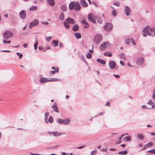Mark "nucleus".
<instances>
[{"label":"nucleus","instance_id":"f257e3e1","mask_svg":"<svg viewBox=\"0 0 155 155\" xmlns=\"http://www.w3.org/2000/svg\"><path fill=\"white\" fill-rule=\"evenodd\" d=\"M154 31H155V28H151L150 26H146L143 30V35L144 37L147 36L146 34L149 35H151Z\"/></svg>","mask_w":155,"mask_h":155},{"label":"nucleus","instance_id":"f03ea898","mask_svg":"<svg viewBox=\"0 0 155 155\" xmlns=\"http://www.w3.org/2000/svg\"><path fill=\"white\" fill-rule=\"evenodd\" d=\"M69 8L71 10L74 9L77 11H79L80 10L81 6L78 2H72L70 3Z\"/></svg>","mask_w":155,"mask_h":155},{"label":"nucleus","instance_id":"7ed1b4c3","mask_svg":"<svg viewBox=\"0 0 155 155\" xmlns=\"http://www.w3.org/2000/svg\"><path fill=\"white\" fill-rule=\"evenodd\" d=\"M102 37L100 34L96 35L93 39V42L96 44H98L102 40Z\"/></svg>","mask_w":155,"mask_h":155},{"label":"nucleus","instance_id":"20e7f679","mask_svg":"<svg viewBox=\"0 0 155 155\" xmlns=\"http://www.w3.org/2000/svg\"><path fill=\"white\" fill-rule=\"evenodd\" d=\"M13 34L10 31H6L3 34V37L5 39H8L13 37Z\"/></svg>","mask_w":155,"mask_h":155},{"label":"nucleus","instance_id":"39448f33","mask_svg":"<svg viewBox=\"0 0 155 155\" xmlns=\"http://www.w3.org/2000/svg\"><path fill=\"white\" fill-rule=\"evenodd\" d=\"M87 18L88 19L92 22L94 23H96V20L95 17L92 13H91L89 14Z\"/></svg>","mask_w":155,"mask_h":155},{"label":"nucleus","instance_id":"423d86ee","mask_svg":"<svg viewBox=\"0 0 155 155\" xmlns=\"http://www.w3.org/2000/svg\"><path fill=\"white\" fill-rule=\"evenodd\" d=\"M110 45V44L108 42H104L101 45L100 48L101 50L104 51L105 50L106 48L109 47Z\"/></svg>","mask_w":155,"mask_h":155},{"label":"nucleus","instance_id":"0eeeda50","mask_svg":"<svg viewBox=\"0 0 155 155\" xmlns=\"http://www.w3.org/2000/svg\"><path fill=\"white\" fill-rule=\"evenodd\" d=\"M112 28V25L109 23H107L104 26V28L105 29V30L107 31H110Z\"/></svg>","mask_w":155,"mask_h":155},{"label":"nucleus","instance_id":"6e6552de","mask_svg":"<svg viewBox=\"0 0 155 155\" xmlns=\"http://www.w3.org/2000/svg\"><path fill=\"white\" fill-rule=\"evenodd\" d=\"M38 21L37 20H34L33 21H32L31 22H30L29 25V27L31 28L33 27L36 25H38Z\"/></svg>","mask_w":155,"mask_h":155},{"label":"nucleus","instance_id":"1a4fd4ad","mask_svg":"<svg viewBox=\"0 0 155 155\" xmlns=\"http://www.w3.org/2000/svg\"><path fill=\"white\" fill-rule=\"evenodd\" d=\"M109 65L111 69H114L116 66V62L114 61H111L109 62Z\"/></svg>","mask_w":155,"mask_h":155},{"label":"nucleus","instance_id":"9d476101","mask_svg":"<svg viewBox=\"0 0 155 155\" xmlns=\"http://www.w3.org/2000/svg\"><path fill=\"white\" fill-rule=\"evenodd\" d=\"M81 22L82 24L84 25V28H87L89 27V25L84 18H83L81 19Z\"/></svg>","mask_w":155,"mask_h":155},{"label":"nucleus","instance_id":"9b49d317","mask_svg":"<svg viewBox=\"0 0 155 155\" xmlns=\"http://www.w3.org/2000/svg\"><path fill=\"white\" fill-rule=\"evenodd\" d=\"M144 61V58H138L137 61L136 63L137 64L139 65H141Z\"/></svg>","mask_w":155,"mask_h":155},{"label":"nucleus","instance_id":"f8f14e48","mask_svg":"<svg viewBox=\"0 0 155 155\" xmlns=\"http://www.w3.org/2000/svg\"><path fill=\"white\" fill-rule=\"evenodd\" d=\"M53 80L51 79V80H48V78H45L43 77H41L40 78V81L41 82L44 83L48 81H51Z\"/></svg>","mask_w":155,"mask_h":155},{"label":"nucleus","instance_id":"ddd939ff","mask_svg":"<svg viewBox=\"0 0 155 155\" xmlns=\"http://www.w3.org/2000/svg\"><path fill=\"white\" fill-rule=\"evenodd\" d=\"M48 133L49 134H52L55 137L60 136V135L62 134L58 132L57 131L54 132H48Z\"/></svg>","mask_w":155,"mask_h":155},{"label":"nucleus","instance_id":"4468645a","mask_svg":"<svg viewBox=\"0 0 155 155\" xmlns=\"http://www.w3.org/2000/svg\"><path fill=\"white\" fill-rule=\"evenodd\" d=\"M52 69H54V71H51L50 72V74H54L55 72H58L59 71V69L58 68L55 67H52Z\"/></svg>","mask_w":155,"mask_h":155},{"label":"nucleus","instance_id":"2eb2a0df","mask_svg":"<svg viewBox=\"0 0 155 155\" xmlns=\"http://www.w3.org/2000/svg\"><path fill=\"white\" fill-rule=\"evenodd\" d=\"M20 15L21 18H24L26 15V12L24 10H22L19 13Z\"/></svg>","mask_w":155,"mask_h":155},{"label":"nucleus","instance_id":"dca6fc26","mask_svg":"<svg viewBox=\"0 0 155 155\" xmlns=\"http://www.w3.org/2000/svg\"><path fill=\"white\" fill-rule=\"evenodd\" d=\"M125 12L127 16L129 15L130 12V8L127 6H125L124 7Z\"/></svg>","mask_w":155,"mask_h":155},{"label":"nucleus","instance_id":"f3484780","mask_svg":"<svg viewBox=\"0 0 155 155\" xmlns=\"http://www.w3.org/2000/svg\"><path fill=\"white\" fill-rule=\"evenodd\" d=\"M148 104L149 105H150V106H148L147 107V108L151 109L155 108V105L152 102L150 101L148 103Z\"/></svg>","mask_w":155,"mask_h":155},{"label":"nucleus","instance_id":"a211bd4d","mask_svg":"<svg viewBox=\"0 0 155 155\" xmlns=\"http://www.w3.org/2000/svg\"><path fill=\"white\" fill-rule=\"evenodd\" d=\"M52 107L55 112L59 113V111L57 107V104L56 103H54L52 106Z\"/></svg>","mask_w":155,"mask_h":155},{"label":"nucleus","instance_id":"6ab92c4d","mask_svg":"<svg viewBox=\"0 0 155 155\" xmlns=\"http://www.w3.org/2000/svg\"><path fill=\"white\" fill-rule=\"evenodd\" d=\"M48 4L51 6H53L55 5L54 0H47Z\"/></svg>","mask_w":155,"mask_h":155},{"label":"nucleus","instance_id":"aec40b11","mask_svg":"<svg viewBox=\"0 0 155 155\" xmlns=\"http://www.w3.org/2000/svg\"><path fill=\"white\" fill-rule=\"evenodd\" d=\"M80 2L82 5L84 7H87L88 5L85 0H81Z\"/></svg>","mask_w":155,"mask_h":155},{"label":"nucleus","instance_id":"412c9836","mask_svg":"<svg viewBox=\"0 0 155 155\" xmlns=\"http://www.w3.org/2000/svg\"><path fill=\"white\" fill-rule=\"evenodd\" d=\"M67 21L69 23L74 24L75 23L74 19L72 18H68L67 19Z\"/></svg>","mask_w":155,"mask_h":155},{"label":"nucleus","instance_id":"4be33fe9","mask_svg":"<svg viewBox=\"0 0 155 155\" xmlns=\"http://www.w3.org/2000/svg\"><path fill=\"white\" fill-rule=\"evenodd\" d=\"M70 122V120L69 118H67L65 120H63V124H68Z\"/></svg>","mask_w":155,"mask_h":155},{"label":"nucleus","instance_id":"5701e85b","mask_svg":"<svg viewBox=\"0 0 155 155\" xmlns=\"http://www.w3.org/2000/svg\"><path fill=\"white\" fill-rule=\"evenodd\" d=\"M79 26L77 25H74L73 27V30L74 31H76L79 29Z\"/></svg>","mask_w":155,"mask_h":155},{"label":"nucleus","instance_id":"b1692460","mask_svg":"<svg viewBox=\"0 0 155 155\" xmlns=\"http://www.w3.org/2000/svg\"><path fill=\"white\" fill-rule=\"evenodd\" d=\"M124 135H127V134H123L122 135L121 137L118 140L116 144H118L122 142L121 138Z\"/></svg>","mask_w":155,"mask_h":155},{"label":"nucleus","instance_id":"393cba45","mask_svg":"<svg viewBox=\"0 0 155 155\" xmlns=\"http://www.w3.org/2000/svg\"><path fill=\"white\" fill-rule=\"evenodd\" d=\"M69 23L67 21H64V24L65 27L67 28L68 29L70 28V26L69 25Z\"/></svg>","mask_w":155,"mask_h":155},{"label":"nucleus","instance_id":"a878e982","mask_svg":"<svg viewBox=\"0 0 155 155\" xmlns=\"http://www.w3.org/2000/svg\"><path fill=\"white\" fill-rule=\"evenodd\" d=\"M97 61L98 62L101 63L102 64H105V61L101 59H97Z\"/></svg>","mask_w":155,"mask_h":155},{"label":"nucleus","instance_id":"bb28decb","mask_svg":"<svg viewBox=\"0 0 155 155\" xmlns=\"http://www.w3.org/2000/svg\"><path fill=\"white\" fill-rule=\"evenodd\" d=\"M124 140L125 141H130L131 140V137L129 136L124 138Z\"/></svg>","mask_w":155,"mask_h":155},{"label":"nucleus","instance_id":"cd10ccee","mask_svg":"<svg viewBox=\"0 0 155 155\" xmlns=\"http://www.w3.org/2000/svg\"><path fill=\"white\" fill-rule=\"evenodd\" d=\"M127 150H125L122 151H120L118 153V154H121L122 155H124L126 154L127 153Z\"/></svg>","mask_w":155,"mask_h":155},{"label":"nucleus","instance_id":"c85d7f7f","mask_svg":"<svg viewBox=\"0 0 155 155\" xmlns=\"http://www.w3.org/2000/svg\"><path fill=\"white\" fill-rule=\"evenodd\" d=\"M49 113L47 112L45 114V120L46 123H48V117L49 116Z\"/></svg>","mask_w":155,"mask_h":155},{"label":"nucleus","instance_id":"c756f323","mask_svg":"<svg viewBox=\"0 0 155 155\" xmlns=\"http://www.w3.org/2000/svg\"><path fill=\"white\" fill-rule=\"evenodd\" d=\"M104 55L105 56H107L109 57H111L112 56V54L111 53L107 52H105Z\"/></svg>","mask_w":155,"mask_h":155},{"label":"nucleus","instance_id":"7c9ffc66","mask_svg":"<svg viewBox=\"0 0 155 155\" xmlns=\"http://www.w3.org/2000/svg\"><path fill=\"white\" fill-rule=\"evenodd\" d=\"M58 41L54 40L52 42V44H53L54 47H57L58 45Z\"/></svg>","mask_w":155,"mask_h":155},{"label":"nucleus","instance_id":"2f4dec72","mask_svg":"<svg viewBox=\"0 0 155 155\" xmlns=\"http://www.w3.org/2000/svg\"><path fill=\"white\" fill-rule=\"evenodd\" d=\"M67 9V7L66 5H64L61 6V10L63 11L64 12L66 11Z\"/></svg>","mask_w":155,"mask_h":155},{"label":"nucleus","instance_id":"473e14b6","mask_svg":"<svg viewBox=\"0 0 155 155\" xmlns=\"http://www.w3.org/2000/svg\"><path fill=\"white\" fill-rule=\"evenodd\" d=\"M75 35L76 38L78 39L80 38H81V34L79 33H75Z\"/></svg>","mask_w":155,"mask_h":155},{"label":"nucleus","instance_id":"72a5a7b5","mask_svg":"<svg viewBox=\"0 0 155 155\" xmlns=\"http://www.w3.org/2000/svg\"><path fill=\"white\" fill-rule=\"evenodd\" d=\"M137 137L139 138L140 140H143L144 138L143 136L141 134H138Z\"/></svg>","mask_w":155,"mask_h":155},{"label":"nucleus","instance_id":"f704fd0d","mask_svg":"<svg viewBox=\"0 0 155 155\" xmlns=\"http://www.w3.org/2000/svg\"><path fill=\"white\" fill-rule=\"evenodd\" d=\"M153 145V143L152 142H150L145 145V147H146L145 148L147 147H151Z\"/></svg>","mask_w":155,"mask_h":155},{"label":"nucleus","instance_id":"c9c22d12","mask_svg":"<svg viewBox=\"0 0 155 155\" xmlns=\"http://www.w3.org/2000/svg\"><path fill=\"white\" fill-rule=\"evenodd\" d=\"M37 8V7L36 6H32L29 8L30 11H34L36 10Z\"/></svg>","mask_w":155,"mask_h":155},{"label":"nucleus","instance_id":"e433bc0d","mask_svg":"<svg viewBox=\"0 0 155 155\" xmlns=\"http://www.w3.org/2000/svg\"><path fill=\"white\" fill-rule=\"evenodd\" d=\"M57 121L60 124H63V120L59 118L57 120Z\"/></svg>","mask_w":155,"mask_h":155},{"label":"nucleus","instance_id":"4c0bfd02","mask_svg":"<svg viewBox=\"0 0 155 155\" xmlns=\"http://www.w3.org/2000/svg\"><path fill=\"white\" fill-rule=\"evenodd\" d=\"M117 11L114 10H113L112 12V14L114 16H116L117 14Z\"/></svg>","mask_w":155,"mask_h":155},{"label":"nucleus","instance_id":"58836bf2","mask_svg":"<svg viewBox=\"0 0 155 155\" xmlns=\"http://www.w3.org/2000/svg\"><path fill=\"white\" fill-rule=\"evenodd\" d=\"M53 121V118L52 116H50L49 120H48V121L50 123H52Z\"/></svg>","mask_w":155,"mask_h":155},{"label":"nucleus","instance_id":"ea45409f","mask_svg":"<svg viewBox=\"0 0 155 155\" xmlns=\"http://www.w3.org/2000/svg\"><path fill=\"white\" fill-rule=\"evenodd\" d=\"M97 22L100 24H101L102 23V21L101 19L99 17H96Z\"/></svg>","mask_w":155,"mask_h":155},{"label":"nucleus","instance_id":"a19ab883","mask_svg":"<svg viewBox=\"0 0 155 155\" xmlns=\"http://www.w3.org/2000/svg\"><path fill=\"white\" fill-rule=\"evenodd\" d=\"M38 41H36L34 45V47L35 50H36L37 48V46L38 45Z\"/></svg>","mask_w":155,"mask_h":155},{"label":"nucleus","instance_id":"79ce46f5","mask_svg":"<svg viewBox=\"0 0 155 155\" xmlns=\"http://www.w3.org/2000/svg\"><path fill=\"white\" fill-rule=\"evenodd\" d=\"M86 57L87 58L89 59H91L92 57V55L91 53H88L86 55Z\"/></svg>","mask_w":155,"mask_h":155},{"label":"nucleus","instance_id":"37998d69","mask_svg":"<svg viewBox=\"0 0 155 155\" xmlns=\"http://www.w3.org/2000/svg\"><path fill=\"white\" fill-rule=\"evenodd\" d=\"M120 57L122 59H125L124 54L123 53L121 54L120 55Z\"/></svg>","mask_w":155,"mask_h":155},{"label":"nucleus","instance_id":"c03bdc74","mask_svg":"<svg viewBox=\"0 0 155 155\" xmlns=\"http://www.w3.org/2000/svg\"><path fill=\"white\" fill-rule=\"evenodd\" d=\"M64 15L63 13H61L59 16V18L60 19L62 20L64 19Z\"/></svg>","mask_w":155,"mask_h":155},{"label":"nucleus","instance_id":"a18cd8bd","mask_svg":"<svg viewBox=\"0 0 155 155\" xmlns=\"http://www.w3.org/2000/svg\"><path fill=\"white\" fill-rule=\"evenodd\" d=\"M148 152L150 153H153L154 154H155V150L153 149L152 150H150L148 151Z\"/></svg>","mask_w":155,"mask_h":155},{"label":"nucleus","instance_id":"49530a36","mask_svg":"<svg viewBox=\"0 0 155 155\" xmlns=\"http://www.w3.org/2000/svg\"><path fill=\"white\" fill-rule=\"evenodd\" d=\"M130 39H126L125 40V43L127 44H129L130 42Z\"/></svg>","mask_w":155,"mask_h":155},{"label":"nucleus","instance_id":"de8ad7c7","mask_svg":"<svg viewBox=\"0 0 155 155\" xmlns=\"http://www.w3.org/2000/svg\"><path fill=\"white\" fill-rule=\"evenodd\" d=\"M16 54H17V55L19 56V59H20L22 57V55L21 53L17 52Z\"/></svg>","mask_w":155,"mask_h":155},{"label":"nucleus","instance_id":"09e8293b","mask_svg":"<svg viewBox=\"0 0 155 155\" xmlns=\"http://www.w3.org/2000/svg\"><path fill=\"white\" fill-rule=\"evenodd\" d=\"M3 42L4 44H5L6 43H10V42H11V41H7L6 40H4L3 41Z\"/></svg>","mask_w":155,"mask_h":155},{"label":"nucleus","instance_id":"8fccbe9b","mask_svg":"<svg viewBox=\"0 0 155 155\" xmlns=\"http://www.w3.org/2000/svg\"><path fill=\"white\" fill-rule=\"evenodd\" d=\"M51 38V37L49 36V37H46L45 38L47 41H49L50 40Z\"/></svg>","mask_w":155,"mask_h":155},{"label":"nucleus","instance_id":"3c124183","mask_svg":"<svg viewBox=\"0 0 155 155\" xmlns=\"http://www.w3.org/2000/svg\"><path fill=\"white\" fill-rule=\"evenodd\" d=\"M130 41L131 42H132V43L133 44H134V45H135L136 44H135V42L134 41L133 39H130Z\"/></svg>","mask_w":155,"mask_h":155},{"label":"nucleus","instance_id":"603ef678","mask_svg":"<svg viewBox=\"0 0 155 155\" xmlns=\"http://www.w3.org/2000/svg\"><path fill=\"white\" fill-rule=\"evenodd\" d=\"M114 4V5H116V6H119V2H115Z\"/></svg>","mask_w":155,"mask_h":155},{"label":"nucleus","instance_id":"864d4df0","mask_svg":"<svg viewBox=\"0 0 155 155\" xmlns=\"http://www.w3.org/2000/svg\"><path fill=\"white\" fill-rule=\"evenodd\" d=\"M152 97L153 99H155V90L153 91Z\"/></svg>","mask_w":155,"mask_h":155},{"label":"nucleus","instance_id":"5fc2aeb1","mask_svg":"<svg viewBox=\"0 0 155 155\" xmlns=\"http://www.w3.org/2000/svg\"><path fill=\"white\" fill-rule=\"evenodd\" d=\"M41 23L43 24L44 25H47L48 24V23L47 22H43L42 21L41 22Z\"/></svg>","mask_w":155,"mask_h":155},{"label":"nucleus","instance_id":"6e6d98bb","mask_svg":"<svg viewBox=\"0 0 155 155\" xmlns=\"http://www.w3.org/2000/svg\"><path fill=\"white\" fill-rule=\"evenodd\" d=\"M96 154L95 151L94 150H93L91 151V155H94Z\"/></svg>","mask_w":155,"mask_h":155},{"label":"nucleus","instance_id":"4d7b16f0","mask_svg":"<svg viewBox=\"0 0 155 155\" xmlns=\"http://www.w3.org/2000/svg\"><path fill=\"white\" fill-rule=\"evenodd\" d=\"M23 46L24 48H26L28 47V45L26 43H25L23 44Z\"/></svg>","mask_w":155,"mask_h":155},{"label":"nucleus","instance_id":"13d9d810","mask_svg":"<svg viewBox=\"0 0 155 155\" xmlns=\"http://www.w3.org/2000/svg\"><path fill=\"white\" fill-rule=\"evenodd\" d=\"M38 48L39 50H42L43 49V48L41 46H39Z\"/></svg>","mask_w":155,"mask_h":155},{"label":"nucleus","instance_id":"bf43d9fd","mask_svg":"<svg viewBox=\"0 0 155 155\" xmlns=\"http://www.w3.org/2000/svg\"><path fill=\"white\" fill-rule=\"evenodd\" d=\"M92 3L94 5H95L96 7H97V6L96 3L94 2H92Z\"/></svg>","mask_w":155,"mask_h":155},{"label":"nucleus","instance_id":"052dcab7","mask_svg":"<svg viewBox=\"0 0 155 155\" xmlns=\"http://www.w3.org/2000/svg\"><path fill=\"white\" fill-rule=\"evenodd\" d=\"M120 64L122 65H124L125 64L124 62L122 61H120Z\"/></svg>","mask_w":155,"mask_h":155},{"label":"nucleus","instance_id":"680f3d73","mask_svg":"<svg viewBox=\"0 0 155 155\" xmlns=\"http://www.w3.org/2000/svg\"><path fill=\"white\" fill-rule=\"evenodd\" d=\"M2 51L4 52H10V51L9 50H3Z\"/></svg>","mask_w":155,"mask_h":155},{"label":"nucleus","instance_id":"e2e57ef3","mask_svg":"<svg viewBox=\"0 0 155 155\" xmlns=\"http://www.w3.org/2000/svg\"><path fill=\"white\" fill-rule=\"evenodd\" d=\"M85 147V146H81V147H77V148L78 149H81L83 148H84V147Z\"/></svg>","mask_w":155,"mask_h":155},{"label":"nucleus","instance_id":"0e129e2a","mask_svg":"<svg viewBox=\"0 0 155 155\" xmlns=\"http://www.w3.org/2000/svg\"><path fill=\"white\" fill-rule=\"evenodd\" d=\"M114 75L116 78H119L120 77V76L119 75H116L114 74Z\"/></svg>","mask_w":155,"mask_h":155},{"label":"nucleus","instance_id":"69168bd1","mask_svg":"<svg viewBox=\"0 0 155 155\" xmlns=\"http://www.w3.org/2000/svg\"><path fill=\"white\" fill-rule=\"evenodd\" d=\"M110 150L112 151H114L116 150L114 148H111L110 149Z\"/></svg>","mask_w":155,"mask_h":155},{"label":"nucleus","instance_id":"338daca9","mask_svg":"<svg viewBox=\"0 0 155 155\" xmlns=\"http://www.w3.org/2000/svg\"><path fill=\"white\" fill-rule=\"evenodd\" d=\"M59 46L61 47H62L63 46V44L61 43H60L59 44Z\"/></svg>","mask_w":155,"mask_h":155},{"label":"nucleus","instance_id":"774afa93","mask_svg":"<svg viewBox=\"0 0 155 155\" xmlns=\"http://www.w3.org/2000/svg\"><path fill=\"white\" fill-rule=\"evenodd\" d=\"M106 105L108 106H109L110 105V103L109 102H107V103L106 104Z\"/></svg>","mask_w":155,"mask_h":155}]
</instances>
